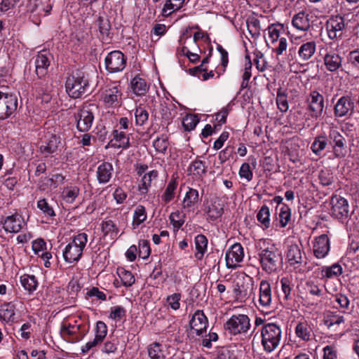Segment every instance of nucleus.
Here are the masks:
<instances>
[{
    "label": "nucleus",
    "mask_w": 359,
    "mask_h": 359,
    "mask_svg": "<svg viewBox=\"0 0 359 359\" xmlns=\"http://www.w3.org/2000/svg\"><path fill=\"white\" fill-rule=\"evenodd\" d=\"M88 240V236L84 232L74 236L62 250L64 260L69 264L77 263L83 255Z\"/></svg>",
    "instance_id": "1"
},
{
    "label": "nucleus",
    "mask_w": 359,
    "mask_h": 359,
    "mask_svg": "<svg viewBox=\"0 0 359 359\" xmlns=\"http://www.w3.org/2000/svg\"><path fill=\"white\" fill-rule=\"evenodd\" d=\"M88 87V79L82 71L73 72L67 77L66 91L72 98L81 97L87 92Z\"/></svg>",
    "instance_id": "2"
},
{
    "label": "nucleus",
    "mask_w": 359,
    "mask_h": 359,
    "mask_svg": "<svg viewBox=\"0 0 359 359\" xmlns=\"http://www.w3.org/2000/svg\"><path fill=\"white\" fill-rule=\"evenodd\" d=\"M259 332L265 351L271 353L279 346L282 337V330L279 325L269 323L263 325Z\"/></svg>",
    "instance_id": "3"
},
{
    "label": "nucleus",
    "mask_w": 359,
    "mask_h": 359,
    "mask_svg": "<svg viewBox=\"0 0 359 359\" xmlns=\"http://www.w3.org/2000/svg\"><path fill=\"white\" fill-rule=\"evenodd\" d=\"M258 257L261 267L266 273L271 274L278 269L281 254L274 245L261 248L259 250Z\"/></svg>",
    "instance_id": "4"
},
{
    "label": "nucleus",
    "mask_w": 359,
    "mask_h": 359,
    "mask_svg": "<svg viewBox=\"0 0 359 359\" xmlns=\"http://www.w3.org/2000/svg\"><path fill=\"white\" fill-rule=\"evenodd\" d=\"M82 325L83 323L79 316H69L62 322L60 334L67 341L71 342L78 341L83 337L81 330Z\"/></svg>",
    "instance_id": "5"
},
{
    "label": "nucleus",
    "mask_w": 359,
    "mask_h": 359,
    "mask_svg": "<svg viewBox=\"0 0 359 359\" xmlns=\"http://www.w3.org/2000/svg\"><path fill=\"white\" fill-rule=\"evenodd\" d=\"M254 288V280L245 273L236 275L233 281V294L236 300L244 302L248 299Z\"/></svg>",
    "instance_id": "6"
},
{
    "label": "nucleus",
    "mask_w": 359,
    "mask_h": 359,
    "mask_svg": "<svg viewBox=\"0 0 359 359\" xmlns=\"http://www.w3.org/2000/svg\"><path fill=\"white\" fill-rule=\"evenodd\" d=\"M94 104H85L76 115V127L81 132L88 131L94 120V111L96 110Z\"/></svg>",
    "instance_id": "7"
},
{
    "label": "nucleus",
    "mask_w": 359,
    "mask_h": 359,
    "mask_svg": "<svg viewBox=\"0 0 359 359\" xmlns=\"http://www.w3.org/2000/svg\"><path fill=\"white\" fill-rule=\"evenodd\" d=\"M250 327V320L247 315L232 316L226 323L225 328L232 334L247 333Z\"/></svg>",
    "instance_id": "8"
},
{
    "label": "nucleus",
    "mask_w": 359,
    "mask_h": 359,
    "mask_svg": "<svg viewBox=\"0 0 359 359\" xmlns=\"http://www.w3.org/2000/svg\"><path fill=\"white\" fill-rule=\"evenodd\" d=\"M121 86L115 83L105 86L101 92V100L107 107L118 105L121 102Z\"/></svg>",
    "instance_id": "9"
},
{
    "label": "nucleus",
    "mask_w": 359,
    "mask_h": 359,
    "mask_svg": "<svg viewBox=\"0 0 359 359\" xmlns=\"http://www.w3.org/2000/svg\"><path fill=\"white\" fill-rule=\"evenodd\" d=\"M18 98L15 95L0 91V120L10 117L17 109Z\"/></svg>",
    "instance_id": "10"
},
{
    "label": "nucleus",
    "mask_w": 359,
    "mask_h": 359,
    "mask_svg": "<svg viewBox=\"0 0 359 359\" xmlns=\"http://www.w3.org/2000/svg\"><path fill=\"white\" fill-rule=\"evenodd\" d=\"M106 69L109 73L123 71L126 65V58L119 50H114L108 53L104 60Z\"/></svg>",
    "instance_id": "11"
},
{
    "label": "nucleus",
    "mask_w": 359,
    "mask_h": 359,
    "mask_svg": "<svg viewBox=\"0 0 359 359\" xmlns=\"http://www.w3.org/2000/svg\"><path fill=\"white\" fill-rule=\"evenodd\" d=\"M331 215L338 219L347 218L349 213L348 201L343 197L334 195L330 200Z\"/></svg>",
    "instance_id": "12"
},
{
    "label": "nucleus",
    "mask_w": 359,
    "mask_h": 359,
    "mask_svg": "<svg viewBox=\"0 0 359 359\" xmlns=\"http://www.w3.org/2000/svg\"><path fill=\"white\" fill-rule=\"evenodd\" d=\"M306 102L312 117L318 118L321 116L325 103L323 95L316 90H313L307 97Z\"/></svg>",
    "instance_id": "13"
},
{
    "label": "nucleus",
    "mask_w": 359,
    "mask_h": 359,
    "mask_svg": "<svg viewBox=\"0 0 359 359\" xmlns=\"http://www.w3.org/2000/svg\"><path fill=\"white\" fill-rule=\"evenodd\" d=\"M344 28V20L341 15L332 16L327 22V31L330 39L341 38Z\"/></svg>",
    "instance_id": "14"
},
{
    "label": "nucleus",
    "mask_w": 359,
    "mask_h": 359,
    "mask_svg": "<svg viewBox=\"0 0 359 359\" xmlns=\"http://www.w3.org/2000/svg\"><path fill=\"white\" fill-rule=\"evenodd\" d=\"M244 252L240 243H235L226 252V264L229 269H236L243 261Z\"/></svg>",
    "instance_id": "15"
},
{
    "label": "nucleus",
    "mask_w": 359,
    "mask_h": 359,
    "mask_svg": "<svg viewBox=\"0 0 359 359\" xmlns=\"http://www.w3.org/2000/svg\"><path fill=\"white\" fill-rule=\"evenodd\" d=\"M329 138L333 144V153L336 158H343L346 156L345 138L336 128H331Z\"/></svg>",
    "instance_id": "16"
},
{
    "label": "nucleus",
    "mask_w": 359,
    "mask_h": 359,
    "mask_svg": "<svg viewBox=\"0 0 359 359\" xmlns=\"http://www.w3.org/2000/svg\"><path fill=\"white\" fill-rule=\"evenodd\" d=\"M2 224L4 229L9 233H18L26 224L22 216L17 212L6 217Z\"/></svg>",
    "instance_id": "17"
},
{
    "label": "nucleus",
    "mask_w": 359,
    "mask_h": 359,
    "mask_svg": "<svg viewBox=\"0 0 359 359\" xmlns=\"http://www.w3.org/2000/svg\"><path fill=\"white\" fill-rule=\"evenodd\" d=\"M189 324L191 330L200 336L206 332L208 321L203 312L198 310L193 314Z\"/></svg>",
    "instance_id": "18"
},
{
    "label": "nucleus",
    "mask_w": 359,
    "mask_h": 359,
    "mask_svg": "<svg viewBox=\"0 0 359 359\" xmlns=\"http://www.w3.org/2000/svg\"><path fill=\"white\" fill-rule=\"evenodd\" d=\"M330 249V240L326 234H322L315 239L313 245V251L316 258L322 259L325 257Z\"/></svg>",
    "instance_id": "19"
},
{
    "label": "nucleus",
    "mask_w": 359,
    "mask_h": 359,
    "mask_svg": "<svg viewBox=\"0 0 359 359\" xmlns=\"http://www.w3.org/2000/svg\"><path fill=\"white\" fill-rule=\"evenodd\" d=\"M46 137V140L44 144L40 146L39 151L43 156L48 157L57 152L61 139L56 134H51Z\"/></svg>",
    "instance_id": "20"
},
{
    "label": "nucleus",
    "mask_w": 359,
    "mask_h": 359,
    "mask_svg": "<svg viewBox=\"0 0 359 359\" xmlns=\"http://www.w3.org/2000/svg\"><path fill=\"white\" fill-rule=\"evenodd\" d=\"M272 303L271 287L269 282L262 280L259 287V304L262 308L269 309Z\"/></svg>",
    "instance_id": "21"
},
{
    "label": "nucleus",
    "mask_w": 359,
    "mask_h": 359,
    "mask_svg": "<svg viewBox=\"0 0 359 359\" xmlns=\"http://www.w3.org/2000/svg\"><path fill=\"white\" fill-rule=\"evenodd\" d=\"M50 54L46 51L40 52L36 56L34 61L35 71L39 78L44 76L48 72V68L50 63Z\"/></svg>",
    "instance_id": "22"
},
{
    "label": "nucleus",
    "mask_w": 359,
    "mask_h": 359,
    "mask_svg": "<svg viewBox=\"0 0 359 359\" xmlns=\"http://www.w3.org/2000/svg\"><path fill=\"white\" fill-rule=\"evenodd\" d=\"M323 54V61L325 68L330 72L337 71L341 65V57L337 53L325 50Z\"/></svg>",
    "instance_id": "23"
},
{
    "label": "nucleus",
    "mask_w": 359,
    "mask_h": 359,
    "mask_svg": "<svg viewBox=\"0 0 359 359\" xmlns=\"http://www.w3.org/2000/svg\"><path fill=\"white\" fill-rule=\"evenodd\" d=\"M294 331L296 337L303 341H309L313 337V328L306 320L298 322Z\"/></svg>",
    "instance_id": "24"
},
{
    "label": "nucleus",
    "mask_w": 359,
    "mask_h": 359,
    "mask_svg": "<svg viewBox=\"0 0 359 359\" xmlns=\"http://www.w3.org/2000/svg\"><path fill=\"white\" fill-rule=\"evenodd\" d=\"M292 25L297 31H308L311 27L309 14L304 11L295 14L292 19Z\"/></svg>",
    "instance_id": "25"
},
{
    "label": "nucleus",
    "mask_w": 359,
    "mask_h": 359,
    "mask_svg": "<svg viewBox=\"0 0 359 359\" xmlns=\"http://www.w3.org/2000/svg\"><path fill=\"white\" fill-rule=\"evenodd\" d=\"M316 50V43L314 41H304L298 48L297 56L301 61H307L314 55Z\"/></svg>",
    "instance_id": "26"
},
{
    "label": "nucleus",
    "mask_w": 359,
    "mask_h": 359,
    "mask_svg": "<svg viewBox=\"0 0 359 359\" xmlns=\"http://www.w3.org/2000/svg\"><path fill=\"white\" fill-rule=\"evenodd\" d=\"M36 97L42 103H50L53 98L52 86L48 82H40L36 87Z\"/></svg>",
    "instance_id": "27"
},
{
    "label": "nucleus",
    "mask_w": 359,
    "mask_h": 359,
    "mask_svg": "<svg viewBox=\"0 0 359 359\" xmlns=\"http://www.w3.org/2000/svg\"><path fill=\"white\" fill-rule=\"evenodd\" d=\"M199 201V193L198 190L189 188L182 201V208L187 211H194V208Z\"/></svg>",
    "instance_id": "28"
},
{
    "label": "nucleus",
    "mask_w": 359,
    "mask_h": 359,
    "mask_svg": "<svg viewBox=\"0 0 359 359\" xmlns=\"http://www.w3.org/2000/svg\"><path fill=\"white\" fill-rule=\"evenodd\" d=\"M287 259L291 266H299L303 262L302 252L300 247L297 244L288 245L286 251Z\"/></svg>",
    "instance_id": "29"
},
{
    "label": "nucleus",
    "mask_w": 359,
    "mask_h": 359,
    "mask_svg": "<svg viewBox=\"0 0 359 359\" xmlns=\"http://www.w3.org/2000/svg\"><path fill=\"white\" fill-rule=\"evenodd\" d=\"M114 172L113 165L108 162H104L100 164L97 169V180L100 184H106L109 182Z\"/></svg>",
    "instance_id": "30"
},
{
    "label": "nucleus",
    "mask_w": 359,
    "mask_h": 359,
    "mask_svg": "<svg viewBox=\"0 0 359 359\" xmlns=\"http://www.w3.org/2000/svg\"><path fill=\"white\" fill-rule=\"evenodd\" d=\"M266 42L267 45L284 38V27L282 24H272L266 29Z\"/></svg>",
    "instance_id": "31"
},
{
    "label": "nucleus",
    "mask_w": 359,
    "mask_h": 359,
    "mask_svg": "<svg viewBox=\"0 0 359 359\" xmlns=\"http://www.w3.org/2000/svg\"><path fill=\"white\" fill-rule=\"evenodd\" d=\"M205 213L208 219L215 221L222 215L223 205L219 199H212L206 207Z\"/></svg>",
    "instance_id": "32"
},
{
    "label": "nucleus",
    "mask_w": 359,
    "mask_h": 359,
    "mask_svg": "<svg viewBox=\"0 0 359 359\" xmlns=\"http://www.w3.org/2000/svg\"><path fill=\"white\" fill-rule=\"evenodd\" d=\"M353 108V102L348 96L340 97L334 107V114L337 116H344Z\"/></svg>",
    "instance_id": "33"
},
{
    "label": "nucleus",
    "mask_w": 359,
    "mask_h": 359,
    "mask_svg": "<svg viewBox=\"0 0 359 359\" xmlns=\"http://www.w3.org/2000/svg\"><path fill=\"white\" fill-rule=\"evenodd\" d=\"M147 353L149 359H166L168 356L165 346L158 342H154L147 346Z\"/></svg>",
    "instance_id": "34"
},
{
    "label": "nucleus",
    "mask_w": 359,
    "mask_h": 359,
    "mask_svg": "<svg viewBox=\"0 0 359 359\" xmlns=\"http://www.w3.org/2000/svg\"><path fill=\"white\" fill-rule=\"evenodd\" d=\"M187 172L189 175L196 180H202L206 173L205 162L200 159H196L190 163Z\"/></svg>",
    "instance_id": "35"
},
{
    "label": "nucleus",
    "mask_w": 359,
    "mask_h": 359,
    "mask_svg": "<svg viewBox=\"0 0 359 359\" xmlns=\"http://www.w3.org/2000/svg\"><path fill=\"white\" fill-rule=\"evenodd\" d=\"M130 88L137 96H143L148 92L149 86L143 78L135 76L130 81Z\"/></svg>",
    "instance_id": "36"
},
{
    "label": "nucleus",
    "mask_w": 359,
    "mask_h": 359,
    "mask_svg": "<svg viewBox=\"0 0 359 359\" xmlns=\"http://www.w3.org/2000/svg\"><path fill=\"white\" fill-rule=\"evenodd\" d=\"M113 138L110 141L111 147L114 148L126 149L130 145V139L123 131L114 130L113 131Z\"/></svg>",
    "instance_id": "37"
},
{
    "label": "nucleus",
    "mask_w": 359,
    "mask_h": 359,
    "mask_svg": "<svg viewBox=\"0 0 359 359\" xmlns=\"http://www.w3.org/2000/svg\"><path fill=\"white\" fill-rule=\"evenodd\" d=\"M158 171L155 170H149L146 172L141 179L140 183L139 184V190L142 194H147L149 189L151 186V183L154 180H156L158 177Z\"/></svg>",
    "instance_id": "38"
},
{
    "label": "nucleus",
    "mask_w": 359,
    "mask_h": 359,
    "mask_svg": "<svg viewBox=\"0 0 359 359\" xmlns=\"http://www.w3.org/2000/svg\"><path fill=\"white\" fill-rule=\"evenodd\" d=\"M208 243V238L203 234H198L195 237L194 243L196 250L195 257L197 259L201 260L203 258L207 252Z\"/></svg>",
    "instance_id": "39"
},
{
    "label": "nucleus",
    "mask_w": 359,
    "mask_h": 359,
    "mask_svg": "<svg viewBox=\"0 0 359 359\" xmlns=\"http://www.w3.org/2000/svg\"><path fill=\"white\" fill-rule=\"evenodd\" d=\"M101 229L104 238L115 240L118 233V228L112 220H104L101 224Z\"/></svg>",
    "instance_id": "40"
},
{
    "label": "nucleus",
    "mask_w": 359,
    "mask_h": 359,
    "mask_svg": "<svg viewBox=\"0 0 359 359\" xmlns=\"http://www.w3.org/2000/svg\"><path fill=\"white\" fill-rule=\"evenodd\" d=\"M270 210L267 205H262L257 214V219L262 229H267L271 225Z\"/></svg>",
    "instance_id": "41"
},
{
    "label": "nucleus",
    "mask_w": 359,
    "mask_h": 359,
    "mask_svg": "<svg viewBox=\"0 0 359 359\" xmlns=\"http://www.w3.org/2000/svg\"><path fill=\"white\" fill-rule=\"evenodd\" d=\"M342 273V267L338 264H334L330 266H323L320 271L322 279L334 278Z\"/></svg>",
    "instance_id": "42"
},
{
    "label": "nucleus",
    "mask_w": 359,
    "mask_h": 359,
    "mask_svg": "<svg viewBox=\"0 0 359 359\" xmlns=\"http://www.w3.org/2000/svg\"><path fill=\"white\" fill-rule=\"evenodd\" d=\"M64 180L65 177L61 174H53L49 177L44 178L43 184L41 185V188L43 190L46 188H49L50 189H55L63 184Z\"/></svg>",
    "instance_id": "43"
},
{
    "label": "nucleus",
    "mask_w": 359,
    "mask_h": 359,
    "mask_svg": "<svg viewBox=\"0 0 359 359\" xmlns=\"http://www.w3.org/2000/svg\"><path fill=\"white\" fill-rule=\"evenodd\" d=\"M177 185L178 183L176 179H171L169 181L163 195L161 196V199L165 203H168L174 199Z\"/></svg>",
    "instance_id": "44"
},
{
    "label": "nucleus",
    "mask_w": 359,
    "mask_h": 359,
    "mask_svg": "<svg viewBox=\"0 0 359 359\" xmlns=\"http://www.w3.org/2000/svg\"><path fill=\"white\" fill-rule=\"evenodd\" d=\"M20 283L25 290L30 292L34 291L38 285V282L33 275L24 274L20 276Z\"/></svg>",
    "instance_id": "45"
},
{
    "label": "nucleus",
    "mask_w": 359,
    "mask_h": 359,
    "mask_svg": "<svg viewBox=\"0 0 359 359\" xmlns=\"http://www.w3.org/2000/svg\"><path fill=\"white\" fill-rule=\"evenodd\" d=\"M147 218V215L145 208L142 205H137L133 213V226L134 228L138 226L140 224L143 223Z\"/></svg>",
    "instance_id": "46"
},
{
    "label": "nucleus",
    "mask_w": 359,
    "mask_h": 359,
    "mask_svg": "<svg viewBox=\"0 0 359 359\" xmlns=\"http://www.w3.org/2000/svg\"><path fill=\"white\" fill-rule=\"evenodd\" d=\"M276 104L281 112H286L288 110L287 94L282 88L277 90Z\"/></svg>",
    "instance_id": "47"
},
{
    "label": "nucleus",
    "mask_w": 359,
    "mask_h": 359,
    "mask_svg": "<svg viewBox=\"0 0 359 359\" xmlns=\"http://www.w3.org/2000/svg\"><path fill=\"white\" fill-rule=\"evenodd\" d=\"M184 3V0H168L163 8V14L169 15L173 12L180 9Z\"/></svg>",
    "instance_id": "48"
},
{
    "label": "nucleus",
    "mask_w": 359,
    "mask_h": 359,
    "mask_svg": "<svg viewBox=\"0 0 359 359\" xmlns=\"http://www.w3.org/2000/svg\"><path fill=\"white\" fill-rule=\"evenodd\" d=\"M15 316L14 306L5 304L0 307V320L6 323L13 321Z\"/></svg>",
    "instance_id": "49"
},
{
    "label": "nucleus",
    "mask_w": 359,
    "mask_h": 359,
    "mask_svg": "<svg viewBox=\"0 0 359 359\" xmlns=\"http://www.w3.org/2000/svg\"><path fill=\"white\" fill-rule=\"evenodd\" d=\"M291 218V209L286 205H283L280 208L278 212V219L279 221L280 226L285 227Z\"/></svg>",
    "instance_id": "50"
},
{
    "label": "nucleus",
    "mask_w": 359,
    "mask_h": 359,
    "mask_svg": "<svg viewBox=\"0 0 359 359\" xmlns=\"http://www.w3.org/2000/svg\"><path fill=\"white\" fill-rule=\"evenodd\" d=\"M79 194V188L76 186L67 187L64 189L62 196L64 201L72 203Z\"/></svg>",
    "instance_id": "51"
},
{
    "label": "nucleus",
    "mask_w": 359,
    "mask_h": 359,
    "mask_svg": "<svg viewBox=\"0 0 359 359\" xmlns=\"http://www.w3.org/2000/svg\"><path fill=\"white\" fill-rule=\"evenodd\" d=\"M246 24L249 34L252 38H257L259 36L261 31L259 20L256 18L248 19Z\"/></svg>",
    "instance_id": "52"
},
{
    "label": "nucleus",
    "mask_w": 359,
    "mask_h": 359,
    "mask_svg": "<svg viewBox=\"0 0 359 359\" xmlns=\"http://www.w3.org/2000/svg\"><path fill=\"white\" fill-rule=\"evenodd\" d=\"M117 274L121 280L123 285L126 287L131 286L135 283V278L132 273L123 268H118L117 269Z\"/></svg>",
    "instance_id": "53"
},
{
    "label": "nucleus",
    "mask_w": 359,
    "mask_h": 359,
    "mask_svg": "<svg viewBox=\"0 0 359 359\" xmlns=\"http://www.w3.org/2000/svg\"><path fill=\"white\" fill-rule=\"evenodd\" d=\"M267 46L272 49L277 56H279L283 55V52L287 50V40L285 37L281 38V39L273 43H271Z\"/></svg>",
    "instance_id": "54"
},
{
    "label": "nucleus",
    "mask_w": 359,
    "mask_h": 359,
    "mask_svg": "<svg viewBox=\"0 0 359 359\" xmlns=\"http://www.w3.org/2000/svg\"><path fill=\"white\" fill-rule=\"evenodd\" d=\"M135 123L137 126L144 125L149 118V113L144 107L139 106L135 111Z\"/></svg>",
    "instance_id": "55"
},
{
    "label": "nucleus",
    "mask_w": 359,
    "mask_h": 359,
    "mask_svg": "<svg viewBox=\"0 0 359 359\" xmlns=\"http://www.w3.org/2000/svg\"><path fill=\"white\" fill-rule=\"evenodd\" d=\"M238 352L236 348H222L218 351L216 359H238Z\"/></svg>",
    "instance_id": "56"
},
{
    "label": "nucleus",
    "mask_w": 359,
    "mask_h": 359,
    "mask_svg": "<svg viewBox=\"0 0 359 359\" xmlns=\"http://www.w3.org/2000/svg\"><path fill=\"white\" fill-rule=\"evenodd\" d=\"M199 119L195 114H187L182 119V126L185 130L191 131L195 128Z\"/></svg>",
    "instance_id": "57"
},
{
    "label": "nucleus",
    "mask_w": 359,
    "mask_h": 359,
    "mask_svg": "<svg viewBox=\"0 0 359 359\" xmlns=\"http://www.w3.org/2000/svg\"><path fill=\"white\" fill-rule=\"evenodd\" d=\"M184 218V215L180 211H176L170 214V223L172 224L175 230L177 231L181 228L185 222Z\"/></svg>",
    "instance_id": "58"
},
{
    "label": "nucleus",
    "mask_w": 359,
    "mask_h": 359,
    "mask_svg": "<svg viewBox=\"0 0 359 359\" xmlns=\"http://www.w3.org/2000/svg\"><path fill=\"white\" fill-rule=\"evenodd\" d=\"M327 144L325 137L318 136L315 138L311 149L315 154L318 155L325 148Z\"/></svg>",
    "instance_id": "59"
},
{
    "label": "nucleus",
    "mask_w": 359,
    "mask_h": 359,
    "mask_svg": "<svg viewBox=\"0 0 359 359\" xmlns=\"http://www.w3.org/2000/svg\"><path fill=\"white\" fill-rule=\"evenodd\" d=\"M107 334V325L102 321H98L96 324V332L94 339H95L97 342L101 343L106 337Z\"/></svg>",
    "instance_id": "60"
},
{
    "label": "nucleus",
    "mask_w": 359,
    "mask_h": 359,
    "mask_svg": "<svg viewBox=\"0 0 359 359\" xmlns=\"http://www.w3.org/2000/svg\"><path fill=\"white\" fill-rule=\"evenodd\" d=\"M126 316V310L121 306H116L111 309L109 318L116 323L120 321Z\"/></svg>",
    "instance_id": "61"
},
{
    "label": "nucleus",
    "mask_w": 359,
    "mask_h": 359,
    "mask_svg": "<svg viewBox=\"0 0 359 359\" xmlns=\"http://www.w3.org/2000/svg\"><path fill=\"white\" fill-rule=\"evenodd\" d=\"M251 69H252V64L250 60L249 56L245 57V69L243 74V82L241 83V87L243 88H246L248 81L251 77Z\"/></svg>",
    "instance_id": "62"
},
{
    "label": "nucleus",
    "mask_w": 359,
    "mask_h": 359,
    "mask_svg": "<svg viewBox=\"0 0 359 359\" xmlns=\"http://www.w3.org/2000/svg\"><path fill=\"white\" fill-rule=\"evenodd\" d=\"M37 208L48 217L55 216V212L52 207L48 204L45 198H42L38 201Z\"/></svg>",
    "instance_id": "63"
},
{
    "label": "nucleus",
    "mask_w": 359,
    "mask_h": 359,
    "mask_svg": "<svg viewBox=\"0 0 359 359\" xmlns=\"http://www.w3.org/2000/svg\"><path fill=\"white\" fill-rule=\"evenodd\" d=\"M153 146L157 151L160 153H164L166 151L168 146V140L164 136L157 137L154 141Z\"/></svg>",
    "instance_id": "64"
}]
</instances>
